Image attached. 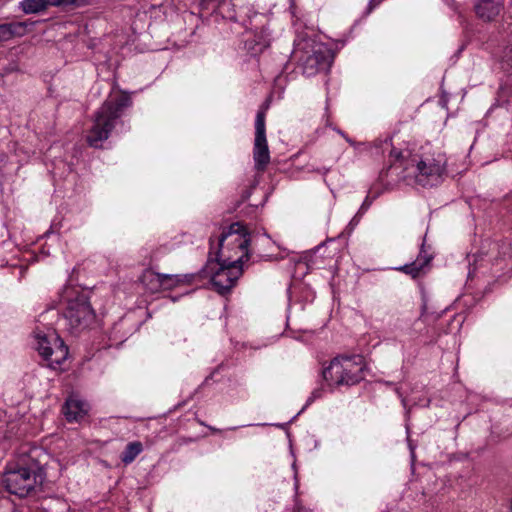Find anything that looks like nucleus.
<instances>
[{
    "label": "nucleus",
    "instance_id": "20e7f679",
    "mask_svg": "<svg viewBox=\"0 0 512 512\" xmlns=\"http://www.w3.org/2000/svg\"><path fill=\"white\" fill-rule=\"evenodd\" d=\"M37 453L38 449H32L28 456L21 457L17 468L6 473L4 483L9 493L25 497L43 482V470L35 460Z\"/></svg>",
    "mask_w": 512,
    "mask_h": 512
},
{
    "label": "nucleus",
    "instance_id": "9b49d317",
    "mask_svg": "<svg viewBox=\"0 0 512 512\" xmlns=\"http://www.w3.org/2000/svg\"><path fill=\"white\" fill-rule=\"evenodd\" d=\"M255 169L263 172L270 162V152L266 139L265 115L258 112L255 120V139L253 146Z\"/></svg>",
    "mask_w": 512,
    "mask_h": 512
},
{
    "label": "nucleus",
    "instance_id": "6e6552de",
    "mask_svg": "<svg viewBox=\"0 0 512 512\" xmlns=\"http://www.w3.org/2000/svg\"><path fill=\"white\" fill-rule=\"evenodd\" d=\"M294 53L299 57L303 72L307 76L328 70L334 59V53L326 44L311 40L298 42L295 46Z\"/></svg>",
    "mask_w": 512,
    "mask_h": 512
},
{
    "label": "nucleus",
    "instance_id": "f3484780",
    "mask_svg": "<svg viewBox=\"0 0 512 512\" xmlns=\"http://www.w3.org/2000/svg\"><path fill=\"white\" fill-rule=\"evenodd\" d=\"M144 289L151 293L162 291V274L153 270H145L140 278Z\"/></svg>",
    "mask_w": 512,
    "mask_h": 512
},
{
    "label": "nucleus",
    "instance_id": "f03ea898",
    "mask_svg": "<svg viewBox=\"0 0 512 512\" xmlns=\"http://www.w3.org/2000/svg\"><path fill=\"white\" fill-rule=\"evenodd\" d=\"M59 298L64 309V318L71 333L78 334L94 323L96 315L91 307L87 291L76 286L66 285L61 290Z\"/></svg>",
    "mask_w": 512,
    "mask_h": 512
},
{
    "label": "nucleus",
    "instance_id": "c85d7f7f",
    "mask_svg": "<svg viewBox=\"0 0 512 512\" xmlns=\"http://www.w3.org/2000/svg\"><path fill=\"white\" fill-rule=\"evenodd\" d=\"M385 145H386L387 147H388V146H390V144H389L388 140H385Z\"/></svg>",
    "mask_w": 512,
    "mask_h": 512
},
{
    "label": "nucleus",
    "instance_id": "a211bd4d",
    "mask_svg": "<svg viewBox=\"0 0 512 512\" xmlns=\"http://www.w3.org/2000/svg\"><path fill=\"white\" fill-rule=\"evenodd\" d=\"M19 8L25 14H37L48 9L46 0H22Z\"/></svg>",
    "mask_w": 512,
    "mask_h": 512
},
{
    "label": "nucleus",
    "instance_id": "ddd939ff",
    "mask_svg": "<svg viewBox=\"0 0 512 512\" xmlns=\"http://www.w3.org/2000/svg\"><path fill=\"white\" fill-rule=\"evenodd\" d=\"M432 259L433 254L429 251V249L423 242L417 259L410 264H405L403 266L396 268V270L404 272L412 276L413 278H416L425 269V267L429 265Z\"/></svg>",
    "mask_w": 512,
    "mask_h": 512
},
{
    "label": "nucleus",
    "instance_id": "6ab92c4d",
    "mask_svg": "<svg viewBox=\"0 0 512 512\" xmlns=\"http://www.w3.org/2000/svg\"><path fill=\"white\" fill-rule=\"evenodd\" d=\"M143 451L142 443L139 441L130 442L121 454V461L124 464L132 463L135 458Z\"/></svg>",
    "mask_w": 512,
    "mask_h": 512
},
{
    "label": "nucleus",
    "instance_id": "0eeeda50",
    "mask_svg": "<svg viewBox=\"0 0 512 512\" xmlns=\"http://www.w3.org/2000/svg\"><path fill=\"white\" fill-rule=\"evenodd\" d=\"M33 346L52 369H58L68 357V347L56 331L47 326L37 327L33 331Z\"/></svg>",
    "mask_w": 512,
    "mask_h": 512
},
{
    "label": "nucleus",
    "instance_id": "39448f33",
    "mask_svg": "<svg viewBox=\"0 0 512 512\" xmlns=\"http://www.w3.org/2000/svg\"><path fill=\"white\" fill-rule=\"evenodd\" d=\"M251 239L246 228L240 223H233L222 232L218 240L216 259L224 263L243 267L244 259H249V243Z\"/></svg>",
    "mask_w": 512,
    "mask_h": 512
},
{
    "label": "nucleus",
    "instance_id": "b1692460",
    "mask_svg": "<svg viewBox=\"0 0 512 512\" xmlns=\"http://www.w3.org/2000/svg\"><path fill=\"white\" fill-rule=\"evenodd\" d=\"M350 145L352 146H356V143L351 139L349 138L343 131L341 130H336Z\"/></svg>",
    "mask_w": 512,
    "mask_h": 512
},
{
    "label": "nucleus",
    "instance_id": "bb28decb",
    "mask_svg": "<svg viewBox=\"0 0 512 512\" xmlns=\"http://www.w3.org/2000/svg\"><path fill=\"white\" fill-rule=\"evenodd\" d=\"M210 429H211V431H212V432H214V433H216V432H219V431H220L219 429H216V428H213V427H211Z\"/></svg>",
    "mask_w": 512,
    "mask_h": 512
},
{
    "label": "nucleus",
    "instance_id": "c756f323",
    "mask_svg": "<svg viewBox=\"0 0 512 512\" xmlns=\"http://www.w3.org/2000/svg\"><path fill=\"white\" fill-rule=\"evenodd\" d=\"M320 248H321V245L317 246L316 251L320 250Z\"/></svg>",
    "mask_w": 512,
    "mask_h": 512
},
{
    "label": "nucleus",
    "instance_id": "4468645a",
    "mask_svg": "<svg viewBox=\"0 0 512 512\" xmlns=\"http://www.w3.org/2000/svg\"><path fill=\"white\" fill-rule=\"evenodd\" d=\"M63 412L69 422H77L87 414L88 404L77 396H70L65 402Z\"/></svg>",
    "mask_w": 512,
    "mask_h": 512
},
{
    "label": "nucleus",
    "instance_id": "dca6fc26",
    "mask_svg": "<svg viewBox=\"0 0 512 512\" xmlns=\"http://www.w3.org/2000/svg\"><path fill=\"white\" fill-rule=\"evenodd\" d=\"M198 279L196 273L191 274H162V290H171L175 287L192 284Z\"/></svg>",
    "mask_w": 512,
    "mask_h": 512
},
{
    "label": "nucleus",
    "instance_id": "f8f14e48",
    "mask_svg": "<svg viewBox=\"0 0 512 512\" xmlns=\"http://www.w3.org/2000/svg\"><path fill=\"white\" fill-rule=\"evenodd\" d=\"M474 9L482 21H494L504 9V0H477Z\"/></svg>",
    "mask_w": 512,
    "mask_h": 512
},
{
    "label": "nucleus",
    "instance_id": "4be33fe9",
    "mask_svg": "<svg viewBox=\"0 0 512 512\" xmlns=\"http://www.w3.org/2000/svg\"><path fill=\"white\" fill-rule=\"evenodd\" d=\"M397 393H398L399 397L401 398V402H402L403 407H404L405 409H407V408L410 406V402H412V400H410V399H408V398L404 397V396L402 395V393H401L398 389H397Z\"/></svg>",
    "mask_w": 512,
    "mask_h": 512
},
{
    "label": "nucleus",
    "instance_id": "a878e982",
    "mask_svg": "<svg viewBox=\"0 0 512 512\" xmlns=\"http://www.w3.org/2000/svg\"><path fill=\"white\" fill-rule=\"evenodd\" d=\"M427 402H428V401H424V402H413V404H415V405H420V406H426V405H427Z\"/></svg>",
    "mask_w": 512,
    "mask_h": 512
},
{
    "label": "nucleus",
    "instance_id": "7ed1b4c3",
    "mask_svg": "<svg viewBox=\"0 0 512 512\" xmlns=\"http://www.w3.org/2000/svg\"><path fill=\"white\" fill-rule=\"evenodd\" d=\"M131 100L128 95L121 94L107 99L95 113L94 123L87 134L90 146L98 148L108 139L123 110L129 107Z\"/></svg>",
    "mask_w": 512,
    "mask_h": 512
},
{
    "label": "nucleus",
    "instance_id": "f257e3e1",
    "mask_svg": "<svg viewBox=\"0 0 512 512\" xmlns=\"http://www.w3.org/2000/svg\"><path fill=\"white\" fill-rule=\"evenodd\" d=\"M393 165L403 169V178L422 187L440 184L446 174L447 158L429 143L390 149Z\"/></svg>",
    "mask_w": 512,
    "mask_h": 512
},
{
    "label": "nucleus",
    "instance_id": "412c9836",
    "mask_svg": "<svg viewBox=\"0 0 512 512\" xmlns=\"http://www.w3.org/2000/svg\"><path fill=\"white\" fill-rule=\"evenodd\" d=\"M371 204H372V200L367 196V197L364 199V201H363L362 205L360 206V208H359V210H358V212H357V213H358V215H362V216H363V215L365 214V212L369 209V207L371 206Z\"/></svg>",
    "mask_w": 512,
    "mask_h": 512
},
{
    "label": "nucleus",
    "instance_id": "aec40b11",
    "mask_svg": "<svg viewBox=\"0 0 512 512\" xmlns=\"http://www.w3.org/2000/svg\"><path fill=\"white\" fill-rule=\"evenodd\" d=\"M88 0H46L47 7H67V6H81L87 3Z\"/></svg>",
    "mask_w": 512,
    "mask_h": 512
},
{
    "label": "nucleus",
    "instance_id": "9d476101",
    "mask_svg": "<svg viewBox=\"0 0 512 512\" xmlns=\"http://www.w3.org/2000/svg\"><path fill=\"white\" fill-rule=\"evenodd\" d=\"M512 257L511 244L504 241L501 244L497 242H486L481 250L468 256L469 272L468 277L472 278L478 271L486 268L488 265H494L499 260H505Z\"/></svg>",
    "mask_w": 512,
    "mask_h": 512
},
{
    "label": "nucleus",
    "instance_id": "2eb2a0df",
    "mask_svg": "<svg viewBox=\"0 0 512 512\" xmlns=\"http://www.w3.org/2000/svg\"><path fill=\"white\" fill-rule=\"evenodd\" d=\"M33 24L34 22L29 21L0 24V42L24 36L28 32V27Z\"/></svg>",
    "mask_w": 512,
    "mask_h": 512
},
{
    "label": "nucleus",
    "instance_id": "423d86ee",
    "mask_svg": "<svg viewBox=\"0 0 512 512\" xmlns=\"http://www.w3.org/2000/svg\"><path fill=\"white\" fill-rule=\"evenodd\" d=\"M365 363L360 355L335 357L322 375L328 385H355L364 379Z\"/></svg>",
    "mask_w": 512,
    "mask_h": 512
},
{
    "label": "nucleus",
    "instance_id": "393cba45",
    "mask_svg": "<svg viewBox=\"0 0 512 512\" xmlns=\"http://www.w3.org/2000/svg\"><path fill=\"white\" fill-rule=\"evenodd\" d=\"M295 512H313V511H312V510H308V509H305V508H301V507H299V508H297V509L295 510Z\"/></svg>",
    "mask_w": 512,
    "mask_h": 512
},
{
    "label": "nucleus",
    "instance_id": "1a4fd4ad",
    "mask_svg": "<svg viewBox=\"0 0 512 512\" xmlns=\"http://www.w3.org/2000/svg\"><path fill=\"white\" fill-rule=\"evenodd\" d=\"M243 273V267L224 263L219 259H209L201 272L196 273L198 278L209 279L219 294L228 293Z\"/></svg>",
    "mask_w": 512,
    "mask_h": 512
},
{
    "label": "nucleus",
    "instance_id": "5701e85b",
    "mask_svg": "<svg viewBox=\"0 0 512 512\" xmlns=\"http://www.w3.org/2000/svg\"><path fill=\"white\" fill-rule=\"evenodd\" d=\"M362 215H358V213L355 214V216L351 219L349 226L353 229L355 226L358 225Z\"/></svg>",
    "mask_w": 512,
    "mask_h": 512
},
{
    "label": "nucleus",
    "instance_id": "cd10ccee",
    "mask_svg": "<svg viewBox=\"0 0 512 512\" xmlns=\"http://www.w3.org/2000/svg\"><path fill=\"white\" fill-rule=\"evenodd\" d=\"M239 427L235 426V427H230L229 430H236L238 429Z\"/></svg>",
    "mask_w": 512,
    "mask_h": 512
}]
</instances>
